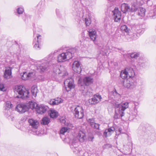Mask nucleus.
<instances>
[{
    "mask_svg": "<svg viewBox=\"0 0 156 156\" xmlns=\"http://www.w3.org/2000/svg\"><path fill=\"white\" fill-rule=\"evenodd\" d=\"M121 97L120 94L117 92L115 89L109 94V98L112 100V103L115 107V114L114 116L115 119L124 116V111L129 107L128 102H125L121 104Z\"/></svg>",
    "mask_w": 156,
    "mask_h": 156,
    "instance_id": "nucleus-1",
    "label": "nucleus"
},
{
    "mask_svg": "<svg viewBox=\"0 0 156 156\" xmlns=\"http://www.w3.org/2000/svg\"><path fill=\"white\" fill-rule=\"evenodd\" d=\"M77 49L75 48H69L66 50V52L59 54L57 57V61L58 62H62L69 60L74 56V54L76 52Z\"/></svg>",
    "mask_w": 156,
    "mask_h": 156,
    "instance_id": "nucleus-2",
    "label": "nucleus"
},
{
    "mask_svg": "<svg viewBox=\"0 0 156 156\" xmlns=\"http://www.w3.org/2000/svg\"><path fill=\"white\" fill-rule=\"evenodd\" d=\"M70 146L73 151L78 155H83L84 156H88V153H84L81 148H79L78 145V140L74 139L70 141Z\"/></svg>",
    "mask_w": 156,
    "mask_h": 156,
    "instance_id": "nucleus-3",
    "label": "nucleus"
},
{
    "mask_svg": "<svg viewBox=\"0 0 156 156\" xmlns=\"http://www.w3.org/2000/svg\"><path fill=\"white\" fill-rule=\"evenodd\" d=\"M147 3L149 6L151 7L148 16L153 18H156V0H148Z\"/></svg>",
    "mask_w": 156,
    "mask_h": 156,
    "instance_id": "nucleus-4",
    "label": "nucleus"
},
{
    "mask_svg": "<svg viewBox=\"0 0 156 156\" xmlns=\"http://www.w3.org/2000/svg\"><path fill=\"white\" fill-rule=\"evenodd\" d=\"M71 111L75 117L79 119H82L84 116V112L83 108L78 105L72 107Z\"/></svg>",
    "mask_w": 156,
    "mask_h": 156,
    "instance_id": "nucleus-5",
    "label": "nucleus"
},
{
    "mask_svg": "<svg viewBox=\"0 0 156 156\" xmlns=\"http://www.w3.org/2000/svg\"><path fill=\"white\" fill-rule=\"evenodd\" d=\"M16 89V91L19 94L16 97V98H21L23 96L27 98L29 97V92L24 87L22 86H18Z\"/></svg>",
    "mask_w": 156,
    "mask_h": 156,
    "instance_id": "nucleus-6",
    "label": "nucleus"
},
{
    "mask_svg": "<svg viewBox=\"0 0 156 156\" xmlns=\"http://www.w3.org/2000/svg\"><path fill=\"white\" fill-rule=\"evenodd\" d=\"M64 84L65 86V89L67 92L70 91L75 87L74 81L71 78H69L65 80Z\"/></svg>",
    "mask_w": 156,
    "mask_h": 156,
    "instance_id": "nucleus-7",
    "label": "nucleus"
},
{
    "mask_svg": "<svg viewBox=\"0 0 156 156\" xmlns=\"http://www.w3.org/2000/svg\"><path fill=\"white\" fill-rule=\"evenodd\" d=\"M50 62L48 61H45L41 64L37 65L36 66L37 69L39 72H44L49 67Z\"/></svg>",
    "mask_w": 156,
    "mask_h": 156,
    "instance_id": "nucleus-8",
    "label": "nucleus"
},
{
    "mask_svg": "<svg viewBox=\"0 0 156 156\" xmlns=\"http://www.w3.org/2000/svg\"><path fill=\"white\" fill-rule=\"evenodd\" d=\"M137 85V82L136 81L131 79L127 80L124 86L127 88L132 90L135 88Z\"/></svg>",
    "mask_w": 156,
    "mask_h": 156,
    "instance_id": "nucleus-9",
    "label": "nucleus"
},
{
    "mask_svg": "<svg viewBox=\"0 0 156 156\" xmlns=\"http://www.w3.org/2000/svg\"><path fill=\"white\" fill-rule=\"evenodd\" d=\"M101 99V95L98 94H95L92 98L89 99V102L90 105H95L99 103Z\"/></svg>",
    "mask_w": 156,
    "mask_h": 156,
    "instance_id": "nucleus-10",
    "label": "nucleus"
},
{
    "mask_svg": "<svg viewBox=\"0 0 156 156\" xmlns=\"http://www.w3.org/2000/svg\"><path fill=\"white\" fill-rule=\"evenodd\" d=\"M112 16L114 19L115 21L118 22L121 19V12L119 10L118 8H115L112 11Z\"/></svg>",
    "mask_w": 156,
    "mask_h": 156,
    "instance_id": "nucleus-11",
    "label": "nucleus"
},
{
    "mask_svg": "<svg viewBox=\"0 0 156 156\" xmlns=\"http://www.w3.org/2000/svg\"><path fill=\"white\" fill-rule=\"evenodd\" d=\"M72 69L73 71L80 73L82 71V69L80 62L78 61H75L72 64Z\"/></svg>",
    "mask_w": 156,
    "mask_h": 156,
    "instance_id": "nucleus-12",
    "label": "nucleus"
},
{
    "mask_svg": "<svg viewBox=\"0 0 156 156\" xmlns=\"http://www.w3.org/2000/svg\"><path fill=\"white\" fill-rule=\"evenodd\" d=\"M62 68L61 66H60V69L59 68V67L56 66L54 68L53 71L56 74H58L60 76L64 77L68 75V73L65 70H63L62 71Z\"/></svg>",
    "mask_w": 156,
    "mask_h": 156,
    "instance_id": "nucleus-13",
    "label": "nucleus"
},
{
    "mask_svg": "<svg viewBox=\"0 0 156 156\" xmlns=\"http://www.w3.org/2000/svg\"><path fill=\"white\" fill-rule=\"evenodd\" d=\"M16 110L18 112L22 113L25 112L28 110V107L26 105L19 104L17 105Z\"/></svg>",
    "mask_w": 156,
    "mask_h": 156,
    "instance_id": "nucleus-14",
    "label": "nucleus"
},
{
    "mask_svg": "<svg viewBox=\"0 0 156 156\" xmlns=\"http://www.w3.org/2000/svg\"><path fill=\"white\" fill-rule=\"evenodd\" d=\"M48 109V106L42 105L39 106L37 105L36 110L37 113L42 114L46 112Z\"/></svg>",
    "mask_w": 156,
    "mask_h": 156,
    "instance_id": "nucleus-15",
    "label": "nucleus"
},
{
    "mask_svg": "<svg viewBox=\"0 0 156 156\" xmlns=\"http://www.w3.org/2000/svg\"><path fill=\"white\" fill-rule=\"evenodd\" d=\"M88 32L91 40L94 41L95 44H97L96 41L97 37L96 31L94 30H90Z\"/></svg>",
    "mask_w": 156,
    "mask_h": 156,
    "instance_id": "nucleus-16",
    "label": "nucleus"
},
{
    "mask_svg": "<svg viewBox=\"0 0 156 156\" xmlns=\"http://www.w3.org/2000/svg\"><path fill=\"white\" fill-rule=\"evenodd\" d=\"M34 75L33 72H30L27 73L26 72H23L20 74L21 78L24 80H26L31 78Z\"/></svg>",
    "mask_w": 156,
    "mask_h": 156,
    "instance_id": "nucleus-17",
    "label": "nucleus"
},
{
    "mask_svg": "<svg viewBox=\"0 0 156 156\" xmlns=\"http://www.w3.org/2000/svg\"><path fill=\"white\" fill-rule=\"evenodd\" d=\"M77 138L80 142H83L86 139V136L85 132L83 131H80L77 136Z\"/></svg>",
    "mask_w": 156,
    "mask_h": 156,
    "instance_id": "nucleus-18",
    "label": "nucleus"
},
{
    "mask_svg": "<svg viewBox=\"0 0 156 156\" xmlns=\"http://www.w3.org/2000/svg\"><path fill=\"white\" fill-rule=\"evenodd\" d=\"M12 69L11 67H9L6 68L4 72V77L6 79H9L12 77Z\"/></svg>",
    "mask_w": 156,
    "mask_h": 156,
    "instance_id": "nucleus-19",
    "label": "nucleus"
},
{
    "mask_svg": "<svg viewBox=\"0 0 156 156\" xmlns=\"http://www.w3.org/2000/svg\"><path fill=\"white\" fill-rule=\"evenodd\" d=\"M28 122L32 128L36 129L37 128L39 125V122L37 120L31 119H29Z\"/></svg>",
    "mask_w": 156,
    "mask_h": 156,
    "instance_id": "nucleus-20",
    "label": "nucleus"
},
{
    "mask_svg": "<svg viewBox=\"0 0 156 156\" xmlns=\"http://www.w3.org/2000/svg\"><path fill=\"white\" fill-rule=\"evenodd\" d=\"M93 79L90 77H86L83 78V83L86 86H88L93 83Z\"/></svg>",
    "mask_w": 156,
    "mask_h": 156,
    "instance_id": "nucleus-21",
    "label": "nucleus"
},
{
    "mask_svg": "<svg viewBox=\"0 0 156 156\" xmlns=\"http://www.w3.org/2000/svg\"><path fill=\"white\" fill-rule=\"evenodd\" d=\"M62 102V100L59 98H57L55 99H52L49 101L50 104L51 105H56Z\"/></svg>",
    "mask_w": 156,
    "mask_h": 156,
    "instance_id": "nucleus-22",
    "label": "nucleus"
},
{
    "mask_svg": "<svg viewBox=\"0 0 156 156\" xmlns=\"http://www.w3.org/2000/svg\"><path fill=\"white\" fill-rule=\"evenodd\" d=\"M115 130L114 127L110 128L105 130L104 133V135L106 137L109 136L111 135Z\"/></svg>",
    "mask_w": 156,
    "mask_h": 156,
    "instance_id": "nucleus-23",
    "label": "nucleus"
},
{
    "mask_svg": "<svg viewBox=\"0 0 156 156\" xmlns=\"http://www.w3.org/2000/svg\"><path fill=\"white\" fill-rule=\"evenodd\" d=\"M121 9L123 13H126L127 12L130 11L129 6L127 4L124 3L122 4Z\"/></svg>",
    "mask_w": 156,
    "mask_h": 156,
    "instance_id": "nucleus-24",
    "label": "nucleus"
},
{
    "mask_svg": "<svg viewBox=\"0 0 156 156\" xmlns=\"http://www.w3.org/2000/svg\"><path fill=\"white\" fill-rule=\"evenodd\" d=\"M132 75H130L126 69L122 71L120 74L121 77L123 79L128 78L131 77Z\"/></svg>",
    "mask_w": 156,
    "mask_h": 156,
    "instance_id": "nucleus-25",
    "label": "nucleus"
},
{
    "mask_svg": "<svg viewBox=\"0 0 156 156\" xmlns=\"http://www.w3.org/2000/svg\"><path fill=\"white\" fill-rule=\"evenodd\" d=\"M36 37L37 38H35L34 41H36L37 42L35 43L34 47L36 49H40V48L39 44L41 42V36L40 35L37 34Z\"/></svg>",
    "mask_w": 156,
    "mask_h": 156,
    "instance_id": "nucleus-26",
    "label": "nucleus"
},
{
    "mask_svg": "<svg viewBox=\"0 0 156 156\" xmlns=\"http://www.w3.org/2000/svg\"><path fill=\"white\" fill-rule=\"evenodd\" d=\"M26 105L28 107V110L29 108L31 109L35 108L36 109L37 105V104L36 103L33 101H29Z\"/></svg>",
    "mask_w": 156,
    "mask_h": 156,
    "instance_id": "nucleus-27",
    "label": "nucleus"
},
{
    "mask_svg": "<svg viewBox=\"0 0 156 156\" xmlns=\"http://www.w3.org/2000/svg\"><path fill=\"white\" fill-rule=\"evenodd\" d=\"M89 120V122H90V124L92 127L99 129L100 125L98 124L95 123L94 119H90Z\"/></svg>",
    "mask_w": 156,
    "mask_h": 156,
    "instance_id": "nucleus-28",
    "label": "nucleus"
},
{
    "mask_svg": "<svg viewBox=\"0 0 156 156\" xmlns=\"http://www.w3.org/2000/svg\"><path fill=\"white\" fill-rule=\"evenodd\" d=\"M139 7L136 2L132 3L131 8H130V11L131 12H136L138 10Z\"/></svg>",
    "mask_w": 156,
    "mask_h": 156,
    "instance_id": "nucleus-29",
    "label": "nucleus"
},
{
    "mask_svg": "<svg viewBox=\"0 0 156 156\" xmlns=\"http://www.w3.org/2000/svg\"><path fill=\"white\" fill-rule=\"evenodd\" d=\"M137 11H138L137 14L139 16L143 17L145 15L146 10L144 8L139 7Z\"/></svg>",
    "mask_w": 156,
    "mask_h": 156,
    "instance_id": "nucleus-30",
    "label": "nucleus"
},
{
    "mask_svg": "<svg viewBox=\"0 0 156 156\" xmlns=\"http://www.w3.org/2000/svg\"><path fill=\"white\" fill-rule=\"evenodd\" d=\"M49 114L50 117L52 118H56L58 115V113L54 110H51Z\"/></svg>",
    "mask_w": 156,
    "mask_h": 156,
    "instance_id": "nucleus-31",
    "label": "nucleus"
},
{
    "mask_svg": "<svg viewBox=\"0 0 156 156\" xmlns=\"http://www.w3.org/2000/svg\"><path fill=\"white\" fill-rule=\"evenodd\" d=\"M50 122V119L47 117H44L42 119L41 123V124L45 125H48Z\"/></svg>",
    "mask_w": 156,
    "mask_h": 156,
    "instance_id": "nucleus-32",
    "label": "nucleus"
},
{
    "mask_svg": "<svg viewBox=\"0 0 156 156\" xmlns=\"http://www.w3.org/2000/svg\"><path fill=\"white\" fill-rule=\"evenodd\" d=\"M70 130L69 128L67 127H63L61 128L60 131V134L64 135L66 133H69Z\"/></svg>",
    "mask_w": 156,
    "mask_h": 156,
    "instance_id": "nucleus-33",
    "label": "nucleus"
},
{
    "mask_svg": "<svg viewBox=\"0 0 156 156\" xmlns=\"http://www.w3.org/2000/svg\"><path fill=\"white\" fill-rule=\"evenodd\" d=\"M37 88L35 86H33L31 88V92L32 95L35 97H36L37 95Z\"/></svg>",
    "mask_w": 156,
    "mask_h": 156,
    "instance_id": "nucleus-34",
    "label": "nucleus"
},
{
    "mask_svg": "<svg viewBox=\"0 0 156 156\" xmlns=\"http://www.w3.org/2000/svg\"><path fill=\"white\" fill-rule=\"evenodd\" d=\"M121 30L122 32L127 33H128L130 31L129 29L126 25H122L121 27Z\"/></svg>",
    "mask_w": 156,
    "mask_h": 156,
    "instance_id": "nucleus-35",
    "label": "nucleus"
},
{
    "mask_svg": "<svg viewBox=\"0 0 156 156\" xmlns=\"http://www.w3.org/2000/svg\"><path fill=\"white\" fill-rule=\"evenodd\" d=\"M141 25H137L136 27V30L137 33L142 34L144 32L143 29H140L141 27Z\"/></svg>",
    "mask_w": 156,
    "mask_h": 156,
    "instance_id": "nucleus-36",
    "label": "nucleus"
},
{
    "mask_svg": "<svg viewBox=\"0 0 156 156\" xmlns=\"http://www.w3.org/2000/svg\"><path fill=\"white\" fill-rule=\"evenodd\" d=\"M6 110V111L8 109L11 108L12 106V105L10 101H8L5 103Z\"/></svg>",
    "mask_w": 156,
    "mask_h": 156,
    "instance_id": "nucleus-37",
    "label": "nucleus"
},
{
    "mask_svg": "<svg viewBox=\"0 0 156 156\" xmlns=\"http://www.w3.org/2000/svg\"><path fill=\"white\" fill-rule=\"evenodd\" d=\"M139 56V54L136 52L131 53L130 55V57L132 58H136Z\"/></svg>",
    "mask_w": 156,
    "mask_h": 156,
    "instance_id": "nucleus-38",
    "label": "nucleus"
},
{
    "mask_svg": "<svg viewBox=\"0 0 156 156\" xmlns=\"http://www.w3.org/2000/svg\"><path fill=\"white\" fill-rule=\"evenodd\" d=\"M83 90V93H84V92L86 94H85V95H86L88 96H90L93 95L92 92L90 91H88L87 90V91H86V90Z\"/></svg>",
    "mask_w": 156,
    "mask_h": 156,
    "instance_id": "nucleus-39",
    "label": "nucleus"
},
{
    "mask_svg": "<svg viewBox=\"0 0 156 156\" xmlns=\"http://www.w3.org/2000/svg\"><path fill=\"white\" fill-rule=\"evenodd\" d=\"M111 147L112 145L110 144H105L102 147L103 149L104 150L106 149H108Z\"/></svg>",
    "mask_w": 156,
    "mask_h": 156,
    "instance_id": "nucleus-40",
    "label": "nucleus"
},
{
    "mask_svg": "<svg viewBox=\"0 0 156 156\" xmlns=\"http://www.w3.org/2000/svg\"><path fill=\"white\" fill-rule=\"evenodd\" d=\"M18 14H22L24 11V9L21 7L18 8L16 10Z\"/></svg>",
    "mask_w": 156,
    "mask_h": 156,
    "instance_id": "nucleus-41",
    "label": "nucleus"
},
{
    "mask_svg": "<svg viewBox=\"0 0 156 156\" xmlns=\"http://www.w3.org/2000/svg\"><path fill=\"white\" fill-rule=\"evenodd\" d=\"M91 21L90 18L85 19V23L86 26H89L91 23Z\"/></svg>",
    "mask_w": 156,
    "mask_h": 156,
    "instance_id": "nucleus-42",
    "label": "nucleus"
},
{
    "mask_svg": "<svg viewBox=\"0 0 156 156\" xmlns=\"http://www.w3.org/2000/svg\"><path fill=\"white\" fill-rule=\"evenodd\" d=\"M145 66V63H139L137 65V66L138 67H139L140 69H141L142 68L144 67Z\"/></svg>",
    "mask_w": 156,
    "mask_h": 156,
    "instance_id": "nucleus-43",
    "label": "nucleus"
},
{
    "mask_svg": "<svg viewBox=\"0 0 156 156\" xmlns=\"http://www.w3.org/2000/svg\"><path fill=\"white\" fill-rule=\"evenodd\" d=\"M137 110L136 107H135L134 108V112L132 113V114L133 115L136 116L137 115Z\"/></svg>",
    "mask_w": 156,
    "mask_h": 156,
    "instance_id": "nucleus-44",
    "label": "nucleus"
},
{
    "mask_svg": "<svg viewBox=\"0 0 156 156\" xmlns=\"http://www.w3.org/2000/svg\"><path fill=\"white\" fill-rule=\"evenodd\" d=\"M4 88V85L0 83V90L3 91Z\"/></svg>",
    "mask_w": 156,
    "mask_h": 156,
    "instance_id": "nucleus-45",
    "label": "nucleus"
},
{
    "mask_svg": "<svg viewBox=\"0 0 156 156\" xmlns=\"http://www.w3.org/2000/svg\"><path fill=\"white\" fill-rule=\"evenodd\" d=\"M60 121L62 123L65 124L66 122L65 119H63L61 118L60 119Z\"/></svg>",
    "mask_w": 156,
    "mask_h": 156,
    "instance_id": "nucleus-46",
    "label": "nucleus"
},
{
    "mask_svg": "<svg viewBox=\"0 0 156 156\" xmlns=\"http://www.w3.org/2000/svg\"><path fill=\"white\" fill-rule=\"evenodd\" d=\"M122 129L121 128H120L119 129V132L120 133H122Z\"/></svg>",
    "mask_w": 156,
    "mask_h": 156,
    "instance_id": "nucleus-47",
    "label": "nucleus"
},
{
    "mask_svg": "<svg viewBox=\"0 0 156 156\" xmlns=\"http://www.w3.org/2000/svg\"><path fill=\"white\" fill-rule=\"evenodd\" d=\"M81 79H79V81H78L79 83L80 82L81 83Z\"/></svg>",
    "mask_w": 156,
    "mask_h": 156,
    "instance_id": "nucleus-48",
    "label": "nucleus"
},
{
    "mask_svg": "<svg viewBox=\"0 0 156 156\" xmlns=\"http://www.w3.org/2000/svg\"><path fill=\"white\" fill-rule=\"evenodd\" d=\"M134 104H135V107H136V106L138 105V103H134Z\"/></svg>",
    "mask_w": 156,
    "mask_h": 156,
    "instance_id": "nucleus-49",
    "label": "nucleus"
},
{
    "mask_svg": "<svg viewBox=\"0 0 156 156\" xmlns=\"http://www.w3.org/2000/svg\"><path fill=\"white\" fill-rule=\"evenodd\" d=\"M58 11V9H56V13H57V12Z\"/></svg>",
    "mask_w": 156,
    "mask_h": 156,
    "instance_id": "nucleus-50",
    "label": "nucleus"
}]
</instances>
